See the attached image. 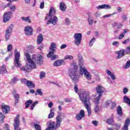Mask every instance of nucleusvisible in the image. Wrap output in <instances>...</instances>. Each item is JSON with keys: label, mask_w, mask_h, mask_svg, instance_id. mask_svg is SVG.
Returning <instances> with one entry per match:
<instances>
[{"label": "nucleus", "mask_w": 130, "mask_h": 130, "mask_svg": "<svg viewBox=\"0 0 130 130\" xmlns=\"http://www.w3.org/2000/svg\"><path fill=\"white\" fill-rule=\"evenodd\" d=\"M125 35L124 34H123V32L122 34H120L118 37V39H122V38H123V37H124Z\"/></svg>", "instance_id": "8fccbe9b"}, {"label": "nucleus", "mask_w": 130, "mask_h": 130, "mask_svg": "<svg viewBox=\"0 0 130 130\" xmlns=\"http://www.w3.org/2000/svg\"><path fill=\"white\" fill-rule=\"evenodd\" d=\"M24 56L25 57V58L26 59L27 61L28 62V63H35L36 62L38 64H42L43 63L42 61V56L39 55L37 57L34 59L35 57V55H32V59H31V56L30 55V54H29L28 52H26L24 51ZM35 61V62H34Z\"/></svg>", "instance_id": "f03ea898"}, {"label": "nucleus", "mask_w": 130, "mask_h": 130, "mask_svg": "<svg viewBox=\"0 0 130 130\" xmlns=\"http://www.w3.org/2000/svg\"><path fill=\"white\" fill-rule=\"evenodd\" d=\"M19 117H20V115L18 114L14 119V123H13L14 130H21V128L19 127V125H20Z\"/></svg>", "instance_id": "9b49d317"}, {"label": "nucleus", "mask_w": 130, "mask_h": 130, "mask_svg": "<svg viewBox=\"0 0 130 130\" xmlns=\"http://www.w3.org/2000/svg\"><path fill=\"white\" fill-rule=\"evenodd\" d=\"M10 8V10H11L12 11H15V10H16V6L15 5L12 6Z\"/></svg>", "instance_id": "680f3d73"}, {"label": "nucleus", "mask_w": 130, "mask_h": 130, "mask_svg": "<svg viewBox=\"0 0 130 130\" xmlns=\"http://www.w3.org/2000/svg\"><path fill=\"white\" fill-rule=\"evenodd\" d=\"M97 9H105L106 10H108L109 9H111V6L110 5L107 4H104L103 5H100L97 7Z\"/></svg>", "instance_id": "412c9836"}, {"label": "nucleus", "mask_w": 130, "mask_h": 130, "mask_svg": "<svg viewBox=\"0 0 130 130\" xmlns=\"http://www.w3.org/2000/svg\"><path fill=\"white\" fill-rule=\"evenodd\" d=\"M129 39H127L126 40H125L124 41L122 42V44H127L128 42H129Z\"/></svg>", "instance_id": "09e8293b"}, {"label": "nucleus", "mask_w": 130, "mask_h": 130, "mask_svg": "<svg viewBox=\"0 0 130 130\" xmlns=\"http://www.w3.org/2000/svg\"><path fill=\"white\" fill-rule=\"evenodd\" d=\"M48 106L49 108H51V107H52V106H53V104L52 103V102H50L48 105Z\"/></svg>", "instance_id": "69168bd1"}, {"label": "nucleus", "mask_w": 130, "mask_h": 130, "mask_svg": "<svg viewBox=\"0 0 130 130\" xmlns=\"http://www.w3.org/2000/svg\"><path fill=\"white\" fill-rule=\"evenodd\" d=\"M14 98L16 99L15 104H16V103H18V102H19V99L20 98L19 94H15Z\"/></svg>", "instance_id": "c9c22d12"}, {"label": "nucleus", "mask_w": 130, "mask_h": 130, "mask_svg": "<svg viewBox=\"0 0 130 130\" xmlns=\"http://www.w3.org/2000/svg\"><path fill=\"white\" fill-rule=\"evenodd\" d=\"M13 12L11 11H8L4 13L3 15V22L4 23H8L11 19Z\"/></svg>", "instance_id": "1a4fd4ad"}, {"label": "nucleus", "mask_w": 130, "mask_h": 130, "mask_svg": "<svg viewBox=\"0 0 130 130\" xmlns=\"http://www.w3.org/2000/svg\"><path fill=\"white\" fill-rule=\"evenodd\" d=\"M106 73L111 77L112 80H115L116 79L113 73L110 72V71L106 70Z\"/></svg>", "instance_id": "bb28decb"}, {"label": "nucleus", "mask_w": 130, "mask_h": 130, "mask_svg": "<svg viewBox=\"0 0 130 130\" xmlns=\"http://www.w3.org/2000/svg\"><path fill=\"white\" fill-rule=\"evenodd\" d=\"M125 52H128V50L126 49L125 50H124V49H122L119 50V51L116 52V53L118 54L117 58H121L122 56H124V54H126V53Z\"/></svg>", "instance_id": "ddd939ff"}, {"label": "nucleus", "mask_w": 130, "mask_h": 130, "mask_svg": "<svg viewBox=\"0 0 130 130\" xmlns=\"http://www.w3.org/2000/svg\"><path fill=\"white\" fill-rule=\"evenodd\" d=\"M63 62L64 61L62 59L57 60L54 62L53 66L54 67H60V66L62 65Z\"/></svg>", "instance_id": "4be33fe9"}, {"label": "nucleus", "mask_w": 130, "mask_h": 130, "mask_svg": "<svg viewBox=\"0 0 130 130\" xmlns=\"http://www.w3.org/2000/svg\"><path fill=\"white\" fill-rule=\"evenodd\" d=\"M54 48H56V44L52 43L51 44L50 47V50H51V51H50L47 55V57H48L49 58H50L51 55H53V53L55 51Z\"/></svg>", "instance_id": "f8f14e48"}, {"label": "nucleus", "mask_w": 130, "mask_h": 130, "mask_svg": "<svg viewBox=\"0 0 130 130\" xmlns=\"http://www.w3.org/2000/svg\"><path fill=\"white\" fill-rule=\"evenodd\" d=\"M50 57H51V59L52 60H54V59H55V58H57V57H58V56L56 55H52Z\"/></svg>", "instance_id": "de8ad7c7"}, {"label": "nucleus", "mask_w": 130, "mask_h": 130, "mask_svg": "<svg viewBox=\"0 0 130 130\" xmlns=\"http://www.w3.org/2000/svg\"><path fill=\"white\" fill-rule=\"evenodd\" d=\"M35 127L36 130H41V126L38 124H35Z\"/></svg>", "instance_id": "ea45409f"}, {"label": "nucleus", "mask_w": 130, "mask_h": 130, "mask_svg": "<svg viewBox=\"0 0 130 130\" xmlns=\"http://www.w3.org/2000/svg\"><path fill=\"white\" fill-rule=\"evenodd\" d=\"M120 123H115V129L118 130L119 129V128H120Z\"/></svg>", "instance_id": "37998d69"}, {"label": "nucleus", "mask_w": 130, "mask_h": 130, "mask_svg": "<svg viewBox=\"0 0 130 130\" xmlns=\"http://www.w3.org/2000/svg\"><path fill=\"white\" fill-rule=\"evenodd\" d=\"M79 66H80V70H81V68H83V65L84 63V59L81 58L79 60Z\"/></svg>", "instance_id": "f704fd0d"}, {"label": "nucleus", "mask_w": 130, "mask_h": 130, "mask_svg": "<svg viewBox=\"0 0 130 130\" xmlns=\"http://www.w3.org/2000/svg\"><path fill=\"white\" fill-rule=\"evenodd\" d=\"M99 100L98 99H94V112L95 113H97L99 112V107L98 106V105L99 104Z\"/></svg>", "instance_id": "a211bd4d"}, {"label": "nucleus", "mask_w": 130, "mask_h": 130, "mask_svg": "<svg viewBox=\"0 0 130 130\" xmlns=\"http://www.w3.org/2000/svg\"><path fill=\"white\" fill-rule=\"evenodd\" d=\"M0 118H2V120H4V119L5 118V115H3L1 112H0Z\"/></svg>", "instance_id": "0e129e2a"}, {"label": "nucleus", "mask_w": 130, "mask_h": 130, "mask_svg": "<svg viewBox=\"0 0 130 130\" xmlns=\"http://www.w3.org/2000/svg\"><path fill=\"white\" fill-rule=\"evenodd\" d=\"M106 106H110L111 109H113L115 106H116V104L114 102H112L111 101H108L106 103Z\"/></svg>", "instance_id": "aec40b11"}, {"label": "nucleus", "mask_w": 130, "mask_h": 130, "mask_svg": "<svg viewBox=\"0 0 130 130\" xmlns=\"http://www.w3.org/2000/svg\"><path fill=\"white\" fill-rule=\"evenodd\" d=\"M74 89H75V92L78 93V91L79 90V88H78V85L77 84L75 85Z\"/></svg>", "instance_id": "5fc2aeb1"}, {"label": "nucleus", "mask_w": 130, "mask_h": 130, "mask_svg": "<svg viewBox=\"0 0 130 130\" xmlns=\"http://www.w3.org/2000/svg\"><path fill=\"white\" fill-rule=\"evenodd\" d=\"M117 114L120 116L122 115V109H121V107L119 106L117 108Z\"/></svg>", "instance_id": "2f4dec72"}, {"label": "nucleus", "mask_w": 130, "mask_h": 130, "mask_svg": "<svg viewBox=\"0 0 130 130\" xmlns=\"http://www.w3.org/2000/svg\"><path fill=\"white\" fill-rule=\"evenodd\" d=\"M32 103H33V101L31 100H29L25 102V108H28V107H29Z\"/></svg>", "instance_id": "72a5a7b5"}, {"label": "nucleus", "mask_w": 130, "mask_h": 130, "mask_svg": "<svg viewBox=\"0 0 130 130\" xmlns=\"http://www.w3.org/2000/svg\"><path fill=\"white\" fill-rule=\"evenodd\" d=\"M24 31L26 35H32L33 33V28H32L31 26L27 25L24 28Z\"/></svg>", "instance_id": "4468645a"}, {"label": "nucleus", "mask_w": 130, "mask_h": 130, "mask_svg": "<svg viewBox=\"0 0 130 130\" xmlns=\"http://www.w3.org/2000/svg\"><path fill=\"white\" fill-rule=\"evenodd\" d=\"M128 92V89H127L126 87H125L123 89V94H126Z\"/></svg>", "instance_id": "603ef678"}, {"label": "nucleus", "mask_w": 130, "mask_h": 130, "mask_svg": "<svg viewBox=\"0 0 130 130\" xmlns=\"http://www.w3.org/2000/svg\"><path fill=\"white\" fill-rule=\"evenodd\" d=\"M45 78V72L42 71L40 73V79Z\"/></svg>", "instance_id": "4c0bfd02"}, {"label": "nucleus", "mask_w": 130, "mask_h": 130, "mask_svg": "<svg viewBox=\"0 0 130 130\" xmlns=\"http://www.w3.org/2000/svg\"><path fill=\"white\" fill-rule=\"evenodd\" d=\"M26 86L28 88H35V84L31 81H27L26 82Z\"/></svg>", "instance_id": "cd10ccee"}, {"label": "nucleus", "mask_w": 130, "mask_h": 130, "mask_svg": "<svg viewBox=\"0 0 130 130\" xmlns=\"http://www.w3.org/2000/svg\"><path fill=\"white\" fill-rule=\"evenodd\" d=\"M130 124V118H127L125 121L123 127L122 128V130H128V125Z\"/></svg>", "instance_id": "6ab92c4d"}, {"label": "nucleus", "mask_w": 130, "mask_h": 130, "mask_svg": "<svg viewBox=\"0 0 130 130\" xmlns=\"http://www.w3.org/2000/svg\"><path fill=\"white\" fill-rule=\"evenodd\" d=\"M88 22L89 25H93L94 23V18L91 16H89L88 18Z\"/></svg>", "instance_id": "c756f323"}, {"label": "nucleus", "mask_w": 130, "mask_h": 130, "mask_svg": "<svg viewBox=\"0 0 130 130\" xmlns=\"http://www.w3.org/2000/svg\"><path fill=\"white\" fill-rule=\"evenodd\" d=\"M36 104H38V101L35 102L32 104L30 108L31 110H33V109H34V107H35V105H36Z\"/></svg>", "instance_id": "49530a36"}, {"label": "nucleus", "mask_w": 130, "mask_h": 130, "mask_svg": "<svg viewBox=\"0 0 130 130\" xmlns=\"http://www.w3.org/2000/svg\"><path fill=\"white\" fill-rule=\"evenodd\" d=\"M95 41V38H92V40L89 42V46L91 47V46H93V44H94V42Z\"/></svg>", "instance_id": "a18cd8bd"}, {"label": "nucleus", "mask_w": 130, "mask_h": 130, "mask_svg": "<svg viewBox=\"0 0 130 130\" xmlns=\"http://www.w3.org/2000/svg\"><path fill=\"white\" fill-rule=\"evenodd\" d=\"M17 81H18V79L16 77L13 78V79L12 80V82L13 83H16V82H17Z\"/></svg>", "instance_id": "052dcab7"}, {"label": "nucleus", "mask_w": 130, "mask_h": 130, "mask_svg": "<svg viewBox=\"0 0 130 130\" xmlns=\"http://www.w3.org/2000/svg\"><path fill=\"white\" fill-rule=\"evenodd\" d=\"M64 24L65 25H70V24H71V21H70V19L69 18H66L65 20H64Z\"/></svg>", "instance_id": "a19ab883"}, {"label": "nucleus", "mask_w": 130, "mask_h": 130, "mask_svg": "<svg viewBox=\"0 0 130 130\" xmlns=\"http://www.w3.org/2000/svg\"><path fill=\"white\" fill-rule=\"evenodd\" d=\"M127 50H128V52H125L126 54H130V45L127 47Z\"/></svg>", "instance_id": "bf43d9fd"}, {"label": "nucleus", "mask_w": 130, "mask_h": 130, "mask_svg": "<svg viewBox=\"0 0 130 130\" xmlns=\"http://www.w3.org/2000/svg\"><path fill=\"white\" fill-rule=\"evenodd\" d=\"M83 36L81 33H76L74 34V38L75 39L74 43L75 45L79 46L81 44V41H82V38Z\"/></svg>", "instance_id": "423d86ee"}, {"label": "nucleus", "mask_w": 130, "mask_h": 130, "mask_svg": "<svg viewBox=\"0 0 130 130\" xmlns=\"http://www.w3.org/2000/svg\"><path fill=\"white\" fill-rule=\"evenodd\" d=\"M92 123L94 124L95 126L98 125V121H92Z\"/></svg>", "instance_id": "e2e57ef3"}, {"label": "nucleus", "mask_w": 130, "mask_h": 130, "mask_svg": "<svg viewBox=\"0 0 130 130\" xmlns=\"http://www.w3.org/2000/svg\"><path fill=\"white\" fill-rule=\"evenodd\" d=\"M21 20H22V21H24V22H27V23H31V19H30V17H22Z\"/></svg>", "instance_id": "473e14b6"}, {"label": "nucleus", "mask_w": 130, "mask_h": 130, "mask_svg": "<svg viewBox=\"0 0 130 130\" xmlns=\"http://www.w3.org/2000/svg\"><path fill=\"white\" fill-rule=\"evenodd\" d=\"M83 117H85V111L83 110H81L79 114H76V118L77 120H81Z\"/></svg>", "instance_id": "dca6fc26"}, {"label": "nucleus", "mask_w": 130, "mask_h": 130, "mask_svg": "<svg viewBox=\"0 0 130 130\" xmlns=\"http://www.w3.org/2000/svg\"><path fill=\"white\" fill-rule=\"evenodd\" d=\"M59 9L62 12H66L67 10V5L63 2H61L59 5Z\"/></svg>", "instance_id": "b1692460"}, {"label": "nucleus", "mask_w": 130, "mask_h": 130, "mask_svg": "<svg viewBox=\"0 0 130 130\" xmlns=\"http://www.w3.org/2000/svg\"><path fill=\"white\" fill-rule=\"evenodd\" d=\"M6 73L7 69L6 68V66L3 65V66L0 68V74H6Z\"/></svg>", "instance_id": "c85d7f7f"}, {"label": "nucleus", "mask_w": 130, "mask_h": 130, "mask_svg": "<svg viewBox=\"0 0 130 130\" xmlns=\"http://www.w3.org/2000/svg\"><path fill=\"white\" fill-rule=\"evenodd\" d=\"M95 89L96 91V93L99 94L98 97L95 98V99L100 100V98L102 97V94H103V93H104V91H105V88H104V87H103L101 85H98L96 87Z\"/></svg>", "instance_id": "6e6552de"}, {"label": "nucleus", "mask_w": 130, "mask_h": 130, "mask_svg": "<svg viewBox=\"0 0 130 130\" xmlns=\"http://www.w3.org/2000/svg\"><path fill=\"white\" fill-rule=\"evenodd\" d=\"M80 75H83L84 74V77L87 79L88 81H90L92 79V75L91 74L87 71V69L84 67L80 68Z\"/></svg>", "instance_id": "39448f33"}, {"label": "nucleus", "mask_w": 130, "mask_h": 130, "mask_svg": "<svg viewBox=\"0 0 130 130\" xmlns=\"http://www.w3.org/2000/svg\"><path fill=\"white\" fill-rule=\"evenodd\" d=\"M55 13L56 11L55 10H54V8H53V7H51L49 13V16L50 17V19L47 22V25H49V24H52L54 26L56 25L58 21V18L56 16H54Z\"/></svg>", "instance_id": "7ed1b4c3"}, {"label": "nucleus", "mask_w": 130, "mask_h": 130, "mask_svg": "<svg viewBox=\"0 0 130 130\" xmlns=\"http://www.w3.org/2000/svg\"><path fill=\"white\" fill-rule=\"evenodd\" d=\"M1 107L5 114L8 113L10 110V107L8 105L3 104Z\"/></svg>", "instance_id": "f3484780"}, {"label": "nucleus", "mask_w": 130, "mask_h": 130, "mask_svg": "<svg viewBox=\"0 0 130 130\" xmlns=\"http://www.w3.org/2000/svg\"><path fill=\"white\" fill-rule=\"evenodd\" d=\"M15 55V59H14V63L15 66L17 67V68L21 67V62H20V56H21V54L20 52H16L14 53Z\"/></svg>", "instance_id": "9d476101"}, {"label": "nucleus", "mask_w": 130, "mask_h": 130, "mask_svg": "<svg viewBox=\"0 0 130 130\" xmlns=\"http://www.w3.org/2000/svg\"><path fill=\"white\" fill-rule=\"evenodd\" d=\"M111 16H112V14L106 15H104L103 16V18L104 19H105L106 18H109V17H111Z\"/></svg>", "instance_id": "6e6d98bb"}, {"label": "nucleus", "mask_w": 130, "mask_h": 130, "mask_svg": "<svg viewBox=\"0 0 130 130\" xmlns=\"http://www.w3.org/2000/svg\"><path fill=\"white\" fill-rule=\"evenodd\" d=\"M32 48V46H27L25 48H24V50H26L27 51H28V50H30Z\"/></svg>", "instance_id": "3c124183"}, {"label": "nucleus", "mask_w": 130, "mask_h": 130, "mask_svg": "<svg viewBox=\"0 0 130 130\" xmlns=\"http://www.w3.org/2000/svg\"><path fill=\"white\" fill-rule=\"evenodd\" d=\"M67 47V45L66 44H63L60 46V49H64V48H66Z\"/></svg>", "instance_id": "338daca9"}, {"label": "nucleus", "mask_w": 130, "mask_h": 130, "mask_svg": "<svg viewBox=\"0 0 130 130\" xmlns=\"http://www.w3.org/2000/svg\"><path fill=\"white\" fill-rule=\"evenodd\" d=\"M123 101L124 103H127L130 106V99L128 97L124 96L123 97Z\"/></svg>", "instance_id": "7c9ffc66"}, {"label": "nucleus", "mask_w": 130, "mask_h": 130, "mask_svg": "<svg viewBox=\"0 0 130 130\" xmlns=\"http://www.w3.org/2000/svg\"><path fill=\"white\" fill-rule=\"evenodd\" d=\"M13 31V27L9 26L8 29L6 30V41H8V39H10V36H11V34Z\"/></svg>", "instance_id": "2eb2a0df"}, {"label": "nucleus", "mask_w": 130, "mask_h": 130, "mask_svg": "<svg viewBox=\"0 0 130 130\" xmlns=\"http://www.w3.org/2000/svg\"><path fill=\"white\" fill-rule=\"evenodd\" d=\"M128 32H129V29L126 28L123 30L122 34L125 35V33H128Z\"/></svg>", "instance_id": "4d7b16f0"}, {"label": "nucleus", "mask_w": 130, "mask_h": 130, "mask_svg": "<svg viewBox=\"0 0 130 130\" xmlns=\"http://www.w3.org/2000/svg\"><path fill=\"white\" fill-rule=\"evenodd\" d=\"M113 117H114L113 114H112L111 115V117L107 119L106 123H108V124H110V125L112 124V123L114 122V119L113 118Z\"/></svg>", "instance_id": "5701e85b"}, {"label": "nucleus", "mask_w": 130, "mask_h": 130, "mask_svg": "<svg viewBox=\"0 0 130 130\" xmlns=\"http://www.w3.org/2000/svg\"><path fill=\"white\" fill-rule=\"evenodd\" d=\"M78 68V66H74L73 67V70H72L71 69H70L69 70V76L73 81H75L79 79V75H77L76 74V72H77Z\"/></svg>", "instance_id": "20e7f679"}, {"label": "nucleus", "mask_w": 130, "mask_h": 130, "mask_svg": "<svg viewBox=\"0 0 130 130\" xmlns=\"http://www.w3.org/2000/svg\"><path fill=\"white\" fill-rule=\"evenodd\" d=\"M27 82H28V80L25 78L21 79V83H26L27 84Z\"/></svg>", "instance_id": "13d9d810"}, {"label": "nucleus", "mask_w": 130, "mask_h": 130, "mask_svg": "<svg viewBox=\"0 0 130 130\" xmlns=\"http://www.w3.org/2000/svg\"><path fill=\"white\" fill-rule=\"evenodd\" d=\"M64 59H74V56L72 55H67L66 56H65Z\"/></svg>", "instance_id": "e433bc0d"}, {"label": "nucleus", "mask_w": 130, "mask_h": 130, "mask_svg": "<svg viewBox=\"0 0 130 130\" xmlns=\"http://www.w3.org/2000/svg\"><path fill=\"white\" fill-rule=\"evenodd\" d=\"M40 8V9H43L44 8V1L41 3Z\"/></svg>", "instance_id": "864d4df0"}, {"label": "nucleus", "mask_w": 130, "mask_h": 130, "mask_svg": "<svg viewBox=\"0 0 130 130\" xmlns=\"http://www.w3.org/2000/svg\"><path fill=\"white\" fill-rule=\"evenodd\" d=\"M36 64L35 63H28L26 64L24 67L22 68H21V71H24V72H30L31 71V69H36Z\"/></svg>", "instance_id": "0eeeda50"}, {"label": "nucleus", "mask_w": 130, "mask_h": 130, "mask_svg": "<svg viewBox=\"0 0 130 130\" xmlns=\"http://www.w3.org/2000/svg\"><path fill=\"white\" fill-rule=\"evenodd\" d=\"M42 89H37L36 92L39 95H40V96H42L43 95V93L42 92Z\"/></svg>", "instance_id": "58836bf2"}, {"label": "nucleus", "mask_w": 130, "mask_h": 130, "mask_svg": "<svg viewBox=\"0 0 130 130\" xmlns=\"http://www.w3.org/2000/svg\"><path fill=\"white\" fill-rule=\"evenodd\" d=\"M130 67V60L127 61L125 67H123L124 69H128Z\"/></svg>", "instance_id": "79ce46f5"}, {"label": "nucleus", "mask_w": 130, "mask_h": 130, "mask_svg": "<svg viewBox=\"0 0 130 130\" xmlns=\"http://www.w3.org/2000/svg\"><path fill=\"white\" fill-rule=\"evenodd\" d=\"M54 110H55L54 108H52L50 109V114L48 115V118H52L53 116H54Z\"/></svg>", "instance_id": "a878e982"}, {"label": "nucleus", "mask_w": 130, "mask_h": 130, "mask_svg": "<svg viewBox=\"0 0 130 130\" xmlns=\"http://www.w3.org/2000/svg\"><path fill=\"white\" fill-rule=\"evenodd\" d=\"M117 11L119 12L120 13L121 11H122V9L120 7H117Z\"/></svg>", "instance_id": "774afa93"}, {"label": "nucleus", "mask_w": 130, "mask_h": 130, "mask_svg": "<svg viewBox=\"0 0 130 130\" xmlns=\"http://www.w3.org/2000/svg\"><path fill=\"white\" fill-rule=\"evenodd\" d=\"M12 49H13V46L12 44L8 45L7 47L8 51H12Z\"/></svg>", "instance_id": "c03bdc74"}, {"label": "nucleus", "mask_w": 130, "mask_h": 130, "mask_svg": "<svg viewBox=\"0 0 130 130\" xmlns=\"http://www.w3.org/2000/svg\"><path fill=\"white\" fill-rule=\"evenodd\" d=\"M43 41V35H42V34H41L37 37V44H41Z\"/></svg>", "instance_id": "393cba45"}, {"label": "nucleus", "mask_w": 130, "mask_h": 130, "mask_svg": "<svg viewBox=\"0 0 130 130\" xmlns=\"http://www.w3.org/2000/svg\"><path fill=\"white\" fill-rule=\"evenodd\" d=\"M90 93L89 92L83 91L81 93V94H79V96L81 99V101L83 103L86 109H87V111L88 112V116L91 115V103H90V96L89 95Z\"/></svg>", "instance_id": "f257e3e1"}]
</instances>
